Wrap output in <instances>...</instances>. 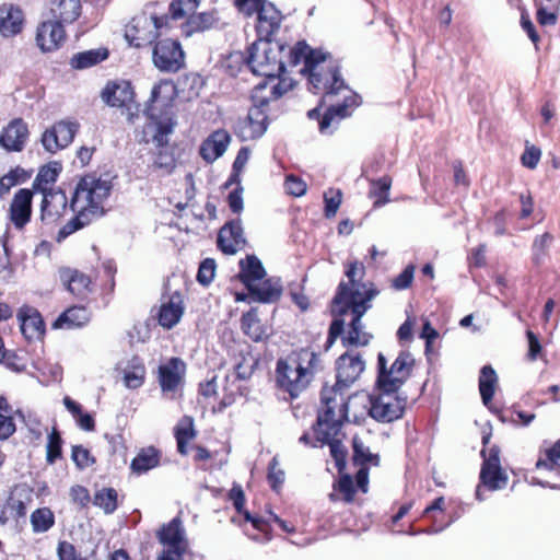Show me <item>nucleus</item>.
I'll return each mask as SVG.
<instances>
[{
  "label": "nucleus",
  "instance_id": "f257e3e1",
  "mask_svg": "<svg viewBox=\"0 0 560 560\" xmlns=\"http://www.w3.org/2000/svg\"><path fill=\"white\" fill-rule=\"evenodd\" d=\"M415 362L407 350L400 351L390 365L382 352L377 354L375 393L369 395V416L372 419L389 423L402 418L407 399L400 397L398 390L411 376Z\"/></svg>",
  "mask_w": 560,
  "mask_h": 560
},
{
  "label": "nucleus",
  "instance_id": "f03ea898",
  "mask_svg": "<svg viewBox=\"0 0 560 560\" xmlns=\"http://www.w3.org/2000/svg\"><path fill=\"white\" fill-rule=\"evenodd\" d=\"M280 27V11L273 5L262 8L257 24L258 40L253 44L248 66L254 73L266 77L269 81L267 91L270 90L280 77V42L277 32ZM280 83V80L277 83Z\"/></svg>",
  "mask_w": 560,
  "mask_h": 560
},
{
  "label": "nucleus",
  "instance_id": "7ed1b4c3",
  "mask_svg": "<svg viewBox=\"0 0 560 560\" xmlns=\"http://www.w3.org/2000/svg\"><path fill=\"white\" fill-rule=\"evenodd\" d=\"M112 190L110 182L88 175L78 183L70 208L75 217L58 232L57 241L63 238L104 214V202Z\"/></svg>",
  "mask_w": 560,
  "mask_h": 560
},
{
  "label": "nucleus",
  "instance_id": "20e7f679",
  "mask_svg": "<svg viewBox=\"0 0 560 560\" xmlns=\"http://www.w3.org/2000/svg\"><path fill=\"white\" fill-rule=\"evenodd\" d=\"M171 85L166 81L155 83L151 90L150 102L153 105L148 106L145 110L147 122L143 127L142 140L144 142H154L160 151L156 153L153 165L159 168L170 171L174 167L175 161L172 154L164 149L167 143V136L173 131L175 121L173 114L170 109L161 113H156L155 104L159 103V96L163 89L170 88Z\"/></svg>",
  "mask_w": 560,
  "mask_h": 560
},
{
  "label": "nucleus",
  "instance_id": "39448f33",
  "mask_svg": "<svg viewBox=\"0 0 560 560\" xmlns=\"http://www.w3.org/2000/svg\"><path fill=\"white\" fill-rule=\"evenodd\" d=\"M345 275L348 281H341L336 294L331 301V311L334 314L343 316L349 312V306L353 303H363L370 305V301L375 298L378 291L370 281L364 282L365 266L359 260L347 261L345 264Z\"/></svg>",
  "mask_w": 560,
  "mask_h": 560
},
{
  "label": "nucleus",
  "instance_id": "423d86ee",
  "mask_svg": "<svg viewBox=\"0 0 560 560\" xmlns=\"http://www.w3.org/2000/svg\"><path fill=\"white\" fill-rule=\"evenodd\" d=\"M349 398L347 389L325 384L320 390V405L313 431L320 432L325 439L341 431L349 421Z\"/></svg>",
  "mask_w": 560,
  "mask_h": 560
},
{
  "label": "nucleus",
  "instance_id": "0eeeda50",
  "mask_svg": "<svg viewBox=\"0 0 560 560\" xmlns=\"http://www.w3.org/2000/svg\"><path fill=\"white\" fill-rule=\"evenodd\" d=\"M318 362L317 353L307 348L292 351L282 360V392L288 394L285 400H293L307 389Z\"/></svg>",
  "mask_w": 560,
  "mask_h": 560
},
{
  "label": "nucleus",
  "instance_id": "6e6552de",
  "mask_svg": "<svg viewBox=\"0 0 560 560\" xmlns=\"http://www.w3.org/2000/svg\"><path fill=\"white\" fill-rule=\"evenodd\" d=\"M267 83H259L254 89L255 105L248 110L246 117L240 119L235 127L236 135L244 141L261 137L268 126L267 107L269 103L277 102L279 97V82L272 84L267 91Z\"/></svg>",
  "mask_w": 560,
  "mask_h": 560
},
{
  "label": "nucleus",
  "instance_id": "1a4fd4ad",
  "mask_svg": "<svg viewBox=\"0 0 560 560\" xmlns=\"http://www.w3.org/2000/svg\"><path fill=\"white\" fill-rule=\"evenodd\" d=\"M370 308V305H365L361 303H352L349 306V312H351L352 318L348 325V329L345 332V319L340 315H336L334 320L330 323L328 329L327 345L326 348H329L337 338H341V343L346 348L350 347H365L369 345L372 339V335L364 330V326L362 324V316Z\"/></svg>",
  "mask_w": 560,
  "mask_h": 560
},
{
  "label": "nucleus",
  "instance_id": "9d476101",
  "mask_svg": "<svg viewBox=\"0 0 560 560\" xmlns=\"http://www.w3.org/2000/svg\"><path fill=\"white\" fill-rule=\"evenodd\" d=\"M339 61L330 52L325 61L316 63L307 74L308 89L314 94L336 95L347 89Z\"/></svg>",
  "mask_w": 560,
  "mask_h": 560
},
{
  "label": "nucleus",
  "instance_id": "9b49d317",
  "mask_svg": "<svg viewBox=\"0 0 560 560\" xmlns=\"http://www.w3.org/2000/svg\"><path fill=\"white\" fill-rule=\"evenodd\" d=\"M167 28V18L143 12L136 15L125 30V37L130 45L141 47L152 44Z\"/></svg>",
  "mask_w": 560,
  "mask_h": 560
},
{
  "label": "nucleus",
  "instance_id": "f8f14e48",
  "mask_svg": "<svg viewBox=\"0 0 560 560\" xmlns=\"http://www.w3.org/2000/svg\"><path fill=\"white\" fill-rule=\"evenodd\" d=\"M240 266L242 281L258 301L271 302L278 298V288L265 279L266 271L256 256H247Z\"/></svg>",
  "mask_w": 560,
  "mask_h": 560
},
{
  "label": "nucleus",
  "instance_id": "ddd939ff",
  "mask_svg": "<svg viewBox=\"0 0 560 560\" xmlns=\"http://www.w3.org/2000/svg\"><path fill=\"white\" fill-rule=\"evenodd\" d=\"M164 550L158 560H187L190 556L185 530L178 518H174L159 533Z\"/></svg>",
  "mask_w": 560,
  "mask_h": 560
},
{
  "label": "nucleus",
  "instance_id": "4468645a",
  "mask_svg": "<svg viewBox=\"0 0 560 560\" xmlns=\"http://www.w3.org/2000/svg\"><path fill=\"white\" fill-rule=\"evenodd\" d=\"M102 98L107 105L121 108V113L130 122L138 117L139 106L135 102L130 82L121 80L107 83L102 92Z\"/></svg>",
  "mask_w": 560,
  "mask_h": 560
},
{
  "label": "nucleus",
  "instance_id": "2eb2a0df",
  "mask_svg": "<svg viewBox=\"0 0 560 560\" xmlns=\"http://www.w3.org/2000/svg\"><path fill=\"white\" fill-rule=\"evenodd\" d=\"M154 66L164 72H176L184 65V51L180 44L171 38L158 40L152 50Z\"/></svg>",
  "mask_w": 560,
  "mask_h": 560
},
{
  "label": "nucleus",
  "instance_id": "dca6fc26",
  "mask_svg": "<svg viewBox=\"0 0 560 560\" xmlns=\"http://www.w3.org/2000/svg\"><path fill=\"white\" fill-rule=\"evenodd\" d=\"M365 369V361L359 352L347 351L336 361L335 385L341 388L349 387L360 377Z\"/></svg>",
  "mask_w": 560,
  "mask_h": 560
},
{
  "label": "nucleus",
  "instance_id": "f3484780",
  "mask_svg": "<svg viewBox=\"0 0 560 560\" xmlns=\"http://www.w3.org/2000/svg\"><path fill=\"white\" fill-rule=\"evenodd\" d=\"M352 462L355 466H359L355 481L360 491L366 493L369 488V465L378 466L380 456L371 453L369 447L358 436L352 439Z\"/></svg>",
  "mask_w": 560,
  "mask_h": 560
},
{
  "label": "nucleus",
  "instance_id": "a211bd4d",
  "mask_svg": "<svg viewBox=\"0 0 560 560\" xmlns=\"http://www.w3.org/2000/svg\"><path fill=\"white\" fill-rule=\"evenodd\" d=\"M327 57L328 51L323 48H312L303 39L299 40L293 47H291L288 56V62L292 67L303 62L301 73L306 77V74L314 69L316 63L325 61Z\"/></svg>",
  "mask_w": 560,
  "mask_h": 560
},
{
  "label": "nucleus",
  "instance_id": "6ab92c4d",
  "mask_svg": "<svg viewBox=\"0 0 560 560\" xmlns=\"http://www.w3.org/2000/svg\"><path fill=\"white\" fill-rule=\"evenodd\" d=\"M30 138L26 121L22 118H13L0 132V147L8 152H21Z\"/></svg>",
  "mask_w": 560,
  "mask_h": 560
},
{
  "label": "nucleus",
  "instance_id": "aec40b11",
  "mask_svg": "<svg viewBox=\"0 0 560 560\" xmlns=\"http://www.w3.org/2000/svg\"><path fill=\"white\" fill-rule=\"evenodd\" d=\"M186 364L179 358H172L159 368V382L163 393H176L183 383Z\"/></svg>",
  "mask_w": 560,
  "mask_h": 560
},
{
  "label": "nucleus",
  "instance_id": "412c9836",
  "mask_svg": "<svg viewBox=\"0 0 560 560\" xmlns=\"http://www.w3.org/2000/svg\"><path fill=\"white\" fill-rule=\"evenodd\" d=\"M243 228L240 219L232 220L223 225L218 235L219 248L228 255H234L245 245Z\"/></svg>",
  "mask_w": 560,
  "mask_h": 560
},
{
  "label": "nucleus",
  "instance_id": "4be33fe9",
  "mask_svg": "<svg viewBox=\"0 0 560 560\" xmlns=\"http://www.w3.org/2000/svg\"><path fill=\"white\" fill-rule=\"evenodd\" d=\"M509 477L501 465H481L476 498L482 500V489L497 491L508 486Z\"/></svg>",
  "mask_w": 560,
  "mask_h": 560
},
{
  "label": "nucleus",
  "instance_id": "5701e85b",
  "mask_svg": "<svg viewBox=\"0 0 560 560\" xmlns=\"http://www.w3.org/2000/svg\"><path fill=\"white\" fill-rule=\"evenodd\" d=\"M68 199L62 190H44L42 201V221L47 224L56 223L65 213Z\"/></svg>",
  "mask_w": 560,
  "mask_h": 560
},
{
  "label": "nucleus",
  "instance_id": "b1692460",
  "mask_svg": "<svg viewBox=\"0 0 560 560\" xmlns=\"http://www.w3.org/2000/svg\"><path fill=\"white\" fill-rule=\"evenodd\" d=\"M18 318L21 331L27 340H39L43 337L45 325L36 308L27 305L22 306L18 312Z\"/></svg>",
  "mask_w": 560,
  "mask_h": 560
},
{
  "label": "nucleus",
  "instance_id": "393cba45",
  "mask_svg": "<svg viewBox=\"0 0 560 560\" xmlns=\"http://www.w3.org/2000/svg\"><path fill=\"white\" fill-rule=\"evenodd\" d=\"M66 39L62 23L48 21L42 23L37 30L36 42L43 51H51L60 47Z\"/></svg>",
  "mask_w": 560,
  "mask_h": 560
},
{
  "label": "nucleus",
  "instance_id": "a878e982",
  "mask_svg": "<svg viewBox=\"0 0 560 560\" xmlns=\"http://www.w3.org/2000/svg\"><path fill=\"white\" fill-rule=\"evenodd\" d=\"M230 141L231 137L229 132L223 129H218L203 140L199 153L206 162L212 163L224 154Z\"/></svg>",
  "mask_w": 560,
  "mask_h": 560
},
{
  "label": "nucleus",
  "instance_id": "bb28decb",
  "mask_svg": "<svg viewBox=\"0 0 560 560\" xmlns=\"http://www.w3.org/2000/svg\"><path fill=\"white\" fill-rule=\"evenodd\" d=\"M184 314V301L179 293H173L161 305L159 323L164 328L171 329L178 324Z\"/></svg>",
  "mask_w": 560,
  "mask_h": 560
},
{
  "label": "nucleus",
  "instance_id": "cd10ccee",
  "mask_svg": "<svg viewBox=\"0 0 560 560\" xmlns=\"http://www.w3.org/2000/svg\"><path fill=\"white\" fill-rule=\"evenodd\" d=\"M24 16L22 11L13 5L0 7V33L4 37L14 36L23 28Z\"/></svg>",
  "mask_w": 560,
  "mask_h": 560
},
{
  "label": "nucleus",
  "instance_id": "c85d7f7f",
  "mask_svg": "<svg viewBox=\"0 0 560 560\" xmlns=\"http://www.w3.org/2000/svg\"><path fill=\"white\" fill-rule=\"evenodd\" d=\"M32 192L27 189L19 190L11 205V220L16 228H23L31 217Z\"/></svg>",
  "mask_w": 560,
  "mask_h": 560
},
{
  "label": "nucleus",
  "instance_id": "c756f323",
  "mask_svg": "<svg viewBox=\"0 0 560 560\" xmlns=\"http://www.w3.org/2000/svg\"><path fill=\"white\" fill-rule=\"evenodd\" d=\"M50 12L56 21L71 24L81 15V0H54Z\"/></svg>",
  "mask_w": 560,
  "mask_h": 560
},
{
  "label": "nucleus",
  "instance_id": "7c9ffc66",
  "mask_svg": "<svg viewBox=\"0 0 560 560\" xmlns=\"http://www.w3.org/2000/svg\"><path fill=\"white\" fill-rule=\"evenodd\" d=\"M59 277L62 284L74 295H84L90 290V277L79 270L61 268L59 270Z\"/></svg>",
  "mask_w": 560,
  "mask_h": 560
},
{
  "label": "nucleus",
  "instance_id": "2f4dec72",
  "mask_svg": "<svg viewBox=\"0 0 560 560\" xmlns=\"http://www.w3.org/2000/svg\"><path fill=\"white\" fill-rule=\"evenodd\" d=\"M314 434L316 440L320 442L322 445H329L330 455L335 460L338 472L341 474L346 468L348 456V451L346 446L342 444V438L345 436L342 431H339L337 434L331 435L328 439H325V436H323L320 432H314Z\"/></svg>",
  "mask_w": 560,
  "mask_h": 560
},
{
  "label": "nucleus",
  "instance_id": "473e14b6",
  "mask_svg": "<svg viewBox=\"0 0 560 560\" xmlns=\"http://www.w3.org/2000/svg\"><path fill=\"white\" fill-rule=\"evenodd\" d=\"M161 453L153 446L141 448L132 459L130 468L141 475L159 466Z\"/></svg>",
  "mask_w": 560,
  "mask_h": 560
},
{
  "label": "nucleus",
  "instance_id": "72a5a7b5",
  "mask_svg": "<svg viewBox=\"0 0 560 560\" xmlns=\"http://www.w3.org/2000/svg\"><path fill=\"white\" fill-rule=\"evenodd\" d=\"M334 492L329 494V499L332 502L341 499L346 503H352L355 498V493L358 490L357 482L354 483L352 477L349 474H340V477L332 485Z\"/></svg>",
  "mask_w": 560,
  "mask_h": 560
},
{
  "label": "nucleus",
  "instance_id": "f704fd0d",
  "mask_svg": "<svg viewBox=\"0 0 560 560\" xmlns=\"http://www.w3.org/2000/svg\"><path fill=\"white\" fill-rule=\"evenodd\" d=\"M89 322V313L82 306H72L66 310L54 323V328L72 329L85 325Z\"/></svg>",
  "mask_w": 560,
  "mask_h": 560
},
{
  "label": "nucleus",
  "instance_id": "c9c22d12",
  "mask_svg": "<svg viewBox=\"0 0 560 560\" xmlns=\"http://www.w3.org/2000/svg\"><path fill=\"white\" fill-rule=\"evenodd\" d=\"M498 382L497 373L491 365H485L479 374V392L482 402L489 405L494 396Z\"/></svg>",
  "mask_w": 560,
  "mask_h": 560
},
{
  "label": "nucleus",
  "instance_id": "e433bc0d",
  "mask_svg": "<svg viewBox=\"0 0 560 560\" xmlns=\"http://www.w3.org/2000/svg\"><path fill=\"white\" fill-rule=\"evenodd\" d=\"M230 500L233 502L234 508L240 514H243L244 520L249 522L255 528L264 530L265 522L258 517L253 516L248 511L244 510L245 494L240 485H233L229 493Z\"/></svg>",
  "mask_w": 560,
  "mask_h": 560
},
{
  "label": "nucleus",
  "instance_id": "4c0bfd02",
  "mask_svg": "<svg viewBox=\"0 0 560 560\" xmlns=\"http://www.w3.org/2000/svg\"><path fill=\"white\" fill-rule=\"evenodd\" d=\"M392 182L388 175L371 180L370 198L373 199L374 208H380L389 201Z\"/></svg>",
  "mask_w": 560,
  "mask_h": 560
},
{
  "label": "nucleus",
  "instance_id": "58836bf2",
  "mask_svg": "<svg viewBox=\"0 0 560 560\" xmlns=\"http://www.w3.org/2000/svg\"><path fill=\"white\" fill-rule=\"evenodd\" d=\"M145 377V368L139 358H132L124 371V382L128 388H139Z\"/></svg>",
  "mask_w": 560,
  "mask_h": 560
},
{
  "label": "nucleus",
  "instance_id": "ea45409f",
  "mask_svg": "<svg viewBox=\"0 0 560 560\" xmlns=\"http://www.w3.org/2000/svg\"><path fill=\"white\" fill-rule=\"evenodd\" d=\"M108 57V51L105 48L91 49L75 54L71 58V66L74 69H85L97 65Z\"/></svg>",
  "mask_w": 560,
  "mask_h": 560
},
{
  "label": "nucleus",
  "instance_id": "a19ab883",
  "mask_svg": "<svg viewBox=\"0 0 560 560\" xmlns=\"http://www.w3.org/2000/svg\"><path fill=\"white\" fill-rule=\"evenodd\" d=\"M351 105H355L354 100L346 98L343 103L338 105H332L327 108L324 113L322 119L319 120V130L320 132H325L331 125L332 120L338 117L339 119H343L350 116L349 107Z\"/></svg>",
  "mask_w": 560,
  "mask_h": 560
},
{
  "label": "nucleus",
  "instance_id": "79ce46f5",
  "mask_svg": "<svg viewBox=\"0 0 560 560\" xmlns=\"http://www.w3.org/2000/svg\"><path fill=\"white\" fill-rule=\"evenodd\" d=\"M536 468L547 470L560 469V439L540 453L536 462Z\"/></svg>",
  "mask_w": 560,
  "mask_h": 560
},
{
  "label": "nucleus",
  "instance_id": "37998d69",
  "mask_svg": "<svg viewBox=\"0 0 560 560\" xmlns=\"http://www.w3.org/2000/svg\"><path fill=\"white\" fill-rule=\"evenodd\" d=\"M63 405L75 418L78 425L84 431H93L95 422L90 413H84L82 407L70 397L63 398Z\"/></svg>",
  "mask_w": 560,
  "mask_h": 560
},
{
  "label": "nucleus",
  "instance_id": "c03bdc74",
  "mask_svg": "<svg viewBox=\"0 0 560 560\" xmlns=\"http://www.w3.org/2000/svg\"><path fill=\"white\" fill-rule=\"evenodd\" d=\"M242 329L244 334L254 341H259L265 336V330L257 317V314L253 311L247 312L242 316Z\"/></svg>",
  "mask_w": 560,
  "mask_h": 560
},
{
  "label": "nucleus",
  "instance_id": "a18cd8bd",
  "mask_svg": "<svg viewBox=\"0 0 560 560\" xmlns=\"http://www.w3.org/2000/svg\"><path fill=\"white\" fill-rule=\"evenodd\" d=\"M54 132L59 137L60 142L65 149L73 141L75 133L79 130V124L74 120L62 119L52 125Z\"/></svg>",
  "mask_w": 560,
  "mask_h": 560
},
{
  "label": "nucleus",
  "instance_id": "49530a36",
  "mask_svg": "<svg viewBox=\"0 0 560 560\" xmlns=\"http://www.w3.org/2000/svg\"><path fill=\"white\" fill-rule=\"evenodd\" d=\"M54 523V513L48 508L37 509L31 515V524L35 533L47 532Z\"/></svg>",
  "mask_w": 560,
  "mask_h": 560
},
{
  "label": "nucleus",
  "instance_id": "de8ad7c7",
  "mask_svg": "<svg viewBox=\"0 0 560 560\" xmlns=\"http://www.w3.org/2000/svg\"><path fill=\"white\" fill-rule=\"evenodd\" d=\"M178 452L183 455L187 454V443L195 438L192 420L190 418L183 419L176 427L175 432Z\"/></svg>",
  "mask_w": 560,
  "mask_h": 560
},
{
  "label": "nucleus",
  "instance_id": "09e8293b",
  "mask_svg": "<svg viewBox=\"0 0 560 560\" xmlns=\"http://www.w3.org/2000/svg\"><path fill=\"white\" fill-rule=\"evenodd\" d=\"M200 0H173L170 4V12L173 19H184L194 15Z\"/></svg>",
  "mask_w": 560,
  "mask_h": 560
},
{
  "label": "nucleus",
  "instance_id": "8fccbe9b",
  "mask_svg": "<svg viewBox=\"0 0 560 560\" xmlns=\"http://www.w3.org/2000/svg\"><path fill=\"white\" fill-rule=\"evenodd\" d=\"M93 503L106 514L113 513L117 508V493L114 489H101L95 493Z\"/></svg>",
  "mask_w": 560,
  "mask_h": 560
},
{
  "label": "nucleus",
  "instance_id": "3c124183",
  "mask_svg": "<svg viewBox=\"0 0 560 560\" xmlns=\"http://www.w3.org/2000/svg\"><path fill=\"white\" fill-rule=\"evenodd\" d=\"M218 21L214 12H202L194 14L188 19L187 26L191 31H205L214 25Z\"/></svg>",
  "mask_w": 560,
  "mask_h": 560
},
{
  "label": "nucleus",
  "instance_id": "603ef678",
  "mask_svg": "<svg viewBox=\"0 0 560 560\" xmlns=\"http://www.w3.org/2000/svg\"><path fill=\"white\" fill-rule=\"evenodd\" d=\"M249 154H250V152L247 148H242L238 151V153L235 158V161L233 163V171H232V174L230 175L226 186H230L232 184L240 185L241 173L249 160Z\"/></svg>",
  "mask_w": 560,
  "mask_h": 560
},
{
  "label": "nucleus",
  "instance_id": "864d4df0",
  "mask_svg": "<svg viewBox=\"0 0 560 560\" xmlns=\"http://www.w3.org/2000/svg\"><path fill=\"white\" fill-rule=\"evenodd\" d=\"M342 194L340 189H330L328 192L324 194V215L327 219L335 218L337 211L341 205Z\"/></svg>",
  "mask_w": 560,
  "mask_h": 560
},
{
  "label": "nucleus",
  "instance_id": "5fc2aeb1",
  "mask_svg": "<svg viewBox=\"0 0 560 560\" xmlns=\"http://www.w3.org/2000/svg\"><path fill=\"white\" fill-rule=\"evenodd\" d=\"M235 5L237 9L247 16L253 15L257 12L258 16L264 7L266 5H276L271 2H267L266 0H235ZM259 21L257 22V24Z\"/></svg>",
  "mask_w": 560,
  "mask_h": 560
},
{
  "label": "nucleus",
  "instance_id": "6e6d98bb",
  "mask_svg": "<svg viewBox=\"0 0 560 560\" xmlns=\"http://www.w3.org/2000/svg\"><path fill=\"white\" fill-rule=\"evenodd\" d=\"M284 187L288 195L302 197L307 190L306 183L299 176L290 174L285 176Z\"/></svg>",
  "mask_w": 560,
  "mask_h": 560
},
{
  "label": "nucleus",
  "instance_id": "4d7b16f0",
  "mask_svg": "<svg viewBox=\"0 0 560 560\" xmlns=\"http://www.w3.org/2000/svg\"><path fill=\"white\" fill-rule=\"evenodd\" d=\"M40 142L44 147V149L51 154L57 153L60 150H63L65 147L60 142L59 137L56 132H54V127L47 128L40 138Z\"/></svg>",
  "mask_w": 560,
  "mask_h": 560
},
{
  "label": "nucleus",
  "instance_id": "13d9d810",
  "mask_svg": "<svg viewBox=\"0 0 560 560\" xmlns=\"http://www.w3.org/2000/svg\"><path fill=\"white\" fill-rule=\"evenodd\" d=\"M415 275V266L408 265L398 276L392 279L390 287L397 291H402L411 287Z\"/></svg>",
  "mask_w": 560,
  "mask_h": 560
},
{
  "label": "nucleus",
  "instance_id": "bf43d9fd",
  "mask_svg": "<svg viewBox=\"0 0 560 560\" xmlns=\"http://www.w3.org/2000/svg\"><path fill=\"white\" fill-rule=\"evenodd\" d=\"M215 261L211 258L205 259L199 267L197 279L203 284L208 285L214 278L215 275Z\"/></svg>",
  "mask_w": 560,
  "mask_h": 560
},
{
  "label": "nucleus",
  "instance_id": "052dcab7",
  "mask_svg": "<svg viewBox=\"0 0 560 560\" xmlns=\"http://www.w3.org/2000/svg\"><path fill=\"white\" fill-rule=\"evenodd\" d=\"M61 455V439L59 433L54 430L48 436L47 462L52 464Z\"/></svg>",
  "mask_w": 560,
  "mask_h": 560
},
{
  "label": "nucleus",
  "instance_id": "680f3d73",
  "mask_svg": "<svg viewBox=\"0 0 560 560\" xmlns=\"http://www.w3.org/2000/svg\"><path fill=\"white\" fill-rule=\"evenodd\" d=\"M71 457L80 469L86 468L94 463V458L91 456L89 450L80 445L72 447Z\"/></svg>",
  "mask_w": 560,
  "mask_h": 560
},
{
  "label": "nucleus",
  "instance_id": "e2e57ef3",
  "mask_svg": "<svg viewBox=\"0 0 560 560\" xmlns=\"http://www.w3.org/2000/svg\"><path fill=\"white\" fill-rule=\"evenodd\" d=\"M540 156H541V151L539 148L535 147V145H530V147H526L522 156H521V162L523 164V166L529 168V170H534L539 160H540Z\"/></svg>",
  "mask_w": 560,
  "mask_h": 560
},
{
  "label": "nucleus",
  "instance_id": "0e129e2a",
  "mask_svg": "<svg viewBox=\"0 0 560 560\" xmlns=\"http://www.w3.org/2000/svg\"><path fill=\"white\" fill-rule=\"evenodd\" d=\"M521 26L528 35L529 39L533 42L536 48H538V43L540 37L536 31L534 23L532 22L529 15L526 11H523L521 14Z\"/></svg>",
  "mask_w": 560,
  "mask_h": 560
},
{
  "label": "nucleus",
  "instance_id": "69168bd1",
  "mask_svg": "<svg viewBox=\"0 0 560 560\" xmlns=\"http://www.w3.org/2000/svg\"><path fill=\"white\" fill-rule=\"evenodd\" d=\"M559 10H549L547 7H539L536 12L537 22L540 25H555L558 21Z\"/></svg>",
  "mask_w": 560,
  "mask_h": 560
},
{
  "label": "nucleus",
  "instance_id": "338daca9",
  "mask_svg": "<svg viewBox=\"0 0 560 560\" xmlns=\"http://www.w3.org/2000/svg\"><path fill=\"white\" fill-rule=\"evenodd\" d=\"M526 337L528 340L527 357L529 360L535 361L542 351L541 343L539 341L538 336L532 330L526 331Z\"/></svg>",
  "mask_w": 560,
  "mask_h": 560
},
{
  "label": "nucleus",
  "instance_id": "774afa93",
  "mask_svg": "<svg viewBox=\"0 0 560 560\" xmlns=\"http://www.w3.org/2000/svg\"><path fill=\"white\" fill-rule=\"evenodd\" d=\"M454 171V185L463 186L468 188L470 186V179L464 168L463 162L457 160L453 163Z\"/></svg>",
  "mask_w": 560,
  "mask_h": 560
}]
</instances>
